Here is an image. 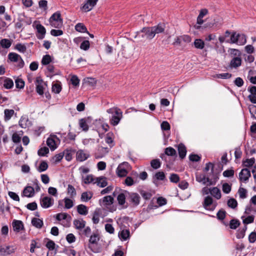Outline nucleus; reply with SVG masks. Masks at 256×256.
Instances as JSON below:
<instances>
[{"mask_svg": "<svg viewBox=\"0 0 256 256\" xmlns=\"http://www.w3.org/2000/svg\"><path fill=\"white\" fill-rule=\"evenodd\" d=\"M64 206L66 208L70 209L73 207L74 205V202L71 199L68 198H65L64 199Z\"/></svg>", "mask_w": 256, "mask_h": 256, "instance_id": "ea45409f", "label": "nucleus"}, {"mask_svg": "<svg viewBox=\"0 0 256 256\" xmlns=\"http://www.w3.org/2000/svg\"><path fill=\"white\" fill-rule=\"evenodd\" d=\"M98 0H88L82 6V9L85 12L90 11L96 4Z\"/></svg>", "mask_w": 256, "mask_h": 256, "instance_id": "dca6fc26", "label": "nucleus"}, {"mask_svg": "<svg viewBox=\"0 0 256 256\" xmlns=\"http://www.w3.org/2000/svg\"><path fill=\"white\" fill-rule=\"evenodd\" d=\"M100 215L98 212L97 211H94L93 213L92 220L94 224H97L100 221Z\"/></svg>", "mask_w": 256, "mask_h": 256, "instance_id": "0e129e2a", "label": "nucleus"}, {"mask_svg": "<svg viewBox=\"0 0 256 256\" xmlns=\"http://www.w3.org/2000/svg\"><path fill=\"white\" fill-rule=\"evenodd\" d=\"M213 199L210 196H206L202 202L203 207L206 210L213 211L216 208V205H212Z\"/></svg>", "mask_w": 256, "mask_h": 256, "instance_id": "0eeeda50", "label": "nucleus"}, {"mask_svg": "<svg viewBox=\"0 0 256 256\" xmlns=\"http://www.w3.org/2000/svg\"><path fill=\"white\" fill-rule=\"evenodd\" d=\"M242 222L245 224H251L254 222V216L252 215L248 216L246 218V216H242Z\"/></svg>", "mask_w": 256, "mask_h": 256, "instance_id": "c9c22d12", "label": "nucleus"}, {"mask_svg": "<svg viewBox=\"0 0 256 256\" xmlns=\"http://www.w3.org/2000/svg\"><path fill=\"white\" fill-rule=\"evenodd\" d=\"M250 176V170L246 168H243L239 174V180L240 182H246Z\"/></svg>", "mask_w": 256, "mask_h": 256, "instance_id": "1a4fd4ad", "label": "nucleus"}, {"mask_svg": "<svg viewBox=\"0 0 256 256\" xmlns=\"http://www.w3.org/2000/svg\"><path fill=\"white\" fill-rule=\"evenodd\" d=\"M178 152L179 156L181 159H183L185 158L186 154V150L184 144H178Z\"/></svg>", "mask_w": 256, "mask_h": 256, "instance_id": "412c9836", "label": "nucleus"}, {"mask_svg": "<svg viewBox=\"0 0 256 256\" xmlns=\"http://www.w3.org/2000/svg\"><path fill=\"white\" fill-rule=\"evenodd\" d=\"M15 49L21 52H26V46L22 44H18L15 46Z\"/></svg>", "mask_w": 256, "mask_h": 256, "instance_id": "13d9d810", "label": "nucleus"}, {"mask_svg": "<svg viewBox=\"0 0 256 256\" xmlns=\"http://www.w3.org/2000/svg\"><path fill=\"white\" fill-rule=\"evenodd\" d=\"M65 158L68 161H70L72 159V153L70 150H66L64 152Z\"/></svg>", "mask_w": 256, "mask_h": 256, "instance_id": "69168bd1", "label": "nucleus"}, {"mask_svg": "<svg viewBox=\"0 0 256 256\" xmlns=\"http://www.w3.org/2000/svg\"><path fill=\"white\" fill-rule=\"evenodd\" d=\"M95 184L100 188H104L108 185L106 178L103 176L96 178L94 182Z\"/></svg>", "mask_w": 256, "mask_h": 256, "instance_id": "6ab92c4d", "label": "nucleus"}, {"mask_svg": "<svg viewBox=\"0 0 256 256\" xmlns=\"http://www.w3.org/2000/svg\"><path fill=\"white\" fill-rule=\"evenodd\" d=\"M92 193L90 192H84L82 194L80 200L82 202H88L92 198Z\"/></svg>", "mask_w": 256, "mask_h": 256, "instance_id": "c85d7f7f", "label": "nucleus"}, {"mask_svg": "<svg viewBox=\"0 0 256 256\" xmlns=\"http://www.w3.org/2000/svg\"><path fill=\"white\" fill-rule=\"evenodd\" d=\"M140 194L142 196V197L146 200H149L150 199L152 196V194L151 192H146L144 190H142L140 191Z\"/></svg>", "mask_w": 256, "mask_h": 256, "instance_id": "09e8293b", "label": "nucleus"}, {"mask_svg": "<svg viewBox=\"0 0 256 256\" xmlns=\"http://www.w3.org/2000/svg\"><path fill=\"white\" fill-rule=\"evenodd\" d=\"M119 238L123 240H126L130 237V230H123L118 234Z\"/></svg>", "mask_w": 256, "mask_h": 256, "instance_id": "c756f323", "label": "nucleus"}, {"mask_svg": "<svg viewBox=\"0 0 256 256\" xmlns=\"http://www.w3.org/2000/svg\"><path fill=\"white\" fill-rule=\"evenodd\" d=\"M15 248L13 246H8L6 248L0 246V255L4 254H10L14 252Z\"/></svg>", "mask_w": 256, "mask_h": 256, "instance_id": "2eb2a0df", "label": "nucleus"}, {"mask_svg": "<svg viewBox=\"0 0 256 256\" xmlns=\"http://www.w3.org/2000/svg\"><path fill=\"white\" fill-rule=\"evenodd\" d=\"M50 25L56 28H60L62 26V19L61 18L56 21L50 22Z\"/></svg>", "mask_w": 256, "mask_h": 256, "instance_id": "c03bdc74", "label": "nucleus"}, {"mask_svg": "<svg viewBox=\"0 0 256 256\" xmlns=\"http://www.w3.org/2000/svg\"><path fill=\"white\" fill-rule=\"evenodd\" d=\"M54 204V198L50 196H44L40 200V206L44 208H47L52 206Z\"/></svg>", "mask_w": 256, "mask_h": 256, "instance_id": "6e6552de", "label": "nucleus"}, {"mask_svg": "<svg viewBox=\"0 0 256 256\" xmlns=\"http://www.w3.org/2000/svg\"><path fill=\"white\" fill-rule=\"evenodd\" d=\"M36 28L38 32L37 38L42 40L44 38L46 30L44 27L41 24H38L36 26Z\"/></svg>", "mask_w": 256, "mask_h": 256, "instance_id": "4468645a", "label": "nucleus"}, {"mask_svg": "<svg viewBox=\"0 0 256 256\" xmlns=\"http://www.w3.org/2000/svg\"><path fill=\"white\" fill-rule=\"evenodd\" d=\"M114 197L112 196H104L102 199L100 200V202L104 206H108L114 203Z\"/></svg>", "mask_w": 256, "mask_h": 256, "instance_id": "9b49d317", "label": "nucleus"}, {"mask_svg": "<svg viewBox=\"0 0 256 256\" xmlns=\"http://www.w3.org/2000/svg\"><path fill=\"white\" fill-rule=\"evenodd\" d=\"M154 177L157 180H164L166 178V176L164 172L161 171L156 172V174H154Z\"/></svg>", "mask_w": 256, "mask_h": 256, "instance_id": "864d4df0", "label": "nucleus"}, {"mask_svg": "<svg viewBox=\"0 0 256 256\" xmlns=\"http://www.w3.org/2000/svg\"><path fill=\"white\" fill-rule=\"evenodd\" d=\"M255 162V158H252L250 159H246L245 160H243L242 164L245 167L252 166Z\"/></svg>", "mask_w": 256, "mask_h": 256, "instance_id": "a19ab883", "label": "nucleus"}, {"mask_svg": "<svg viewBox=\"0 0 256 256\" xmlns=\"http://www.w3.org/2000/svg\"><path fill=\"white\" fill-rule=\"evenodd\" d=\"M232 190L231 185L228 183H224L222 186V190L223 192L226 194H229Z\"/></svg>", "mask_w": 256, "mask_h": 256, "instance_id": "603ef678", "label": "nucleus"}, {"mask_svg": "<svg viewBox=\"0 0 256 256\" xmlns=\"http://www.w3.org/2000/svg\"><path fill=\"white\" fill-rule=\"evenodd\" d=\"M240 224L239 220H237L232 219L230 221V227L232 229H236Z\"/></svg>", "mask_w": 256, "mask_h": 256, "instance_id": "3c124183", "label": "nucleus"}, {"mask_svg": "<svg viewBox=\"0 0 256 256\" xmlns=\"http://www.w3.org/2000/svg\"><path fill=\"white\" fill-rule=\"evenodd\" d=\"M12 225L14 230L16 232H19L24 228L23 223L21 220H14L12 222Z\"/></svg>", "mask_w": 256, "mask_h": 256, "instance_id": "f3484780", "label": "nucleus"}, {"mask_svg": "<svg viewBox=\"0 0 256 256\" xmlns=\"http://www.w3.org/2000/svg\"><path fill=\"white\" fill-rule=\"evenodd\" d=\"M76 159L80 162H84L90 157L88 152H86L83 150H78L76 152Z\"/></svg>", "mask_w": 256, "mask_h": 256, "instance_id": "f8f14e48", "label": "nucleus"}, {"mask_svg": "<svg viewBox=\"0 0 256 256\" xmlns=\"http://www.w3.org/2000/svg\"><path fill=\"white\" fill-rule=\"evenodd\" d=\"M46 144L52 150H54L56 148V142L52 138H48L47 139Z\"/></svg>", "mask_w": 256, "mask_h": 256, "instance_id": "473e14b6", "label": "nucleus"}, {"mask_svg": "<svg viewBox=\"0 0 256 256\" xmlns=\"http://www.w3.org/2000/svg\"><path fill=\"white\" fill-rule=\"evenodd\" d=\"M34 188L32 186H27L24 189L22 196L30 198L34 195Z\"/></svg>", "mask_w": 256, "mask_h": 256, "instance_id": "a211bd4d", "label": "nucleus"}, {"mask_svg": "<svg viewBox=\"0 0 256 256\" xmlns=\"http://www.w3.org/2000/svg\"><path fill=\"white\" fill-rule=\"evenodd\" d=\"M68 193L70 194L71 197L76 196V192L74 188L71 184H68Z\"/></svg>", "mask_w": 256, "mask_h": 256, "instance_id": "6e6d98bb", "label": "nucleus"}, {"mask_svg": "<svg viewBox=\"0 0 256 256\" xmlns=\"http://www.w3.org/2000/svg\"><path fill=\"white\" fill-rule=\"evenodd\" d=\"M150 166L154 169H158L160 167L161 163L159 159H154L150 162Z\"/></svg>", "mask_w": 256, "mask_h": 256, "instance_id": "37998d69", "label": "nucleus"}, {"mask_svg": "<svg viewBox=\"0 0 256 256\" xmlns=\"http://www.w3.org/2000/svg\"><path fill=\"white\" fill-rule=\"evenodd\" d=\"M75 29L76 31L81 32H88L85 26L82 23H78L75 26Z\"/></svg>", "mask_w": 256, "mask_h": 256, "instance_id": "79ce46f5", "label": "nucleus"}, {"mask_svg": "<svg viewBox=\"0 0 256 256\" xmlns=\"http://www.w3.org/2000/svg\"><path fill=\"white\" fill-rule=\"evenodd\" d=\"M68 216V214L66 212H62L56 215V219L58 221L66 220Z\"/></svg>", "mask_w": 256, "mask_h": 256, "instance_id": "338daca9", "label": "nucleus"}, {"mask_svg": "<svg viewBox=\"0 0 256 256\" xmlns=\"http://www.w3.org/2000/svg\"><path fill=\"white\" fill-rule=\"evenodd\" d=\"M196 179L198 182L202 183L203 184L206 185L207 186L214 185L216 184V182H213L208 177L206 178L204 174L196 175Z\"/></svg>", "mask_w": 256, "mask_h": 256, "instance_id": "39448f33", "label": "nucleus"}, {"mask_svg": "<svg viewBox=\"0 0 256 256\" xmlns=\"http://www.w3.org/2000/svg\"><path fill=\"white\" fill-rule=\"evenodd\" d=\"M235 35L236 33L234 32L231 36L230 40L232 43H237L238 39L240 38L244 40V44L246 42V38L244 35H240L239 34H237L236 36Z\"/></svg>", "mask_w": 256, "mask_h": 256, "instance_id": "393cba45", "label": "nucleus"}, {"mask_svg": "<svg viewBox=\"0 0 256 256\" xmlns=\"http://www.w3.org/2000/svg\"><path fill=\"white\" fill-rule=\"evenodd\" d=\"M214 78H222V79H228L231 77V74L228 73H224L222 74H216L214 75Z\"/></svg>", "mask_w": 256, "mask_h": 256, "instance_id": "8fccbe9b", "label": "nucleus"}, {"mask_svg": "<svg viewBox=\"0 0 256 256\" xmlns=\"http://www.w3.org/2000/svg\"><path fill=\"white\" fill-rule=\"evenodd\" d=\"M14 114L13 110L6 109L4 111V120L5 121L9 120Z\"/></svg>", "mask_w": 256, "mask_h": 256, "instance_id": "2f4dec72", "label": "nucleus"}, {"mask_svg": "<svg viewBox=\"0 0 256 256\" xmlns=\"http://www.w3.org/2000/svg\"><path fill=\"white\" fill-rule=\"evenodd\" d=\"M73 224L76 230H82L85 228L86 222L83 219H76L73 222Z\"/></svg>", "mask_w": 256, "mask_h": 256, "instance_id": "ddd939ff", "label": "nucleus"}, {"mask_svg": "<svg viewBox=\"0 0 256 256\" xmlns=\"http://www.w3.org/2000/svg\"><path fill=\"white\" fill-rule=\"evenodd\" d=\"M164 154L168 156H176V150L172 147H168L165 148Z\"/></svg>", "mask_w": 256, "mask_h": 256, "instance_id": "72a5a7b5", "label": "nucleus"}, {"mask_svg": "<svg viewBox=\"0 0 256 256\" xmlns=\"http://www.w3.org/2000/svg\"><path fill=\"white\" fill-rule=\"evenodd\" d=\"M48 168V164L45 161H42L40 164L37 170L39 172H42L46 171Z\"/></svg>", "mask_w": 256, "mask_h": 256, "instance_id": "58836bf2", "label": "nucleus"}, {"mask_svg": "<svg viewBox=\"0 0 256 256\" xmlns=\"http://www.w3.org/2000/svg\"><path fill=\"white\" fill-rule=\"evenodd\" d=\"M77 212L80 214L86 216L88 214V208L85 205L80 204L77 206Z\"/></svg>", "mask_w": 256, "mask_h": 256, "instance_id": "b1692460", "label": "nucleus"}, {"mask_svg": "<svg viewBox=\"0 0 256 256\" xmlns=\"http://www.w3.org/2000/svg\"><path fill=\"white\" fill-rule=\"evenodd\" d=\"M204 42L203 40L200 38H196L194 42V46L196 49L202 50L204 47Z\"/></svg>", "mask_w": 256, "mask_h": 256, "instance_id": "a878e982", "label": "nucleus"}, {"mask_svg": "<svg viewBox=\"0 0 256 256\" xmlns=\"http://www.w3.org/2000/svg\"><path fill=\"white\" fill-rule=\"evenodd\" d=\"M100 239V235L97 232H94L90 236L88 247L93 252L97 253L99 252L98 249L95 247V245H97Z\"/></svg>", "mask_w": 256, "mask_h": 256, "instance_id": "7ed1b4c3", "label": "nucleus"}, {"mask_svg": "<svg viewBox=\"0 0 256 256\" xmlns=\"http://www.w3.org/2000/svg\"><path fill=\"white\" fill-rule=\"evenodd\" d=\"M242 64V59L240 57H234L230 61V66L232 68H238Z\"/></svg>", "mask_w": 256, "mask_h": 256, "instance_id": "4be33fe9", "label": "nucleus"}, {"mask_svg": "<svg viewBox=\"0 0 256 256\" xmlns=\"http://www.w3.org/2000/svg\"><path fill=\"white\" fill-rule=\"evenodd\" d=\"M98 150L102 153V154L100 156H96V158H102L104 155L108 152L109 150L108 148L100 146L98 148Z\"/></svg>", "mask_w": 256, "mask_h": 256, "instance_id": "5fc2aeb1", "label": "nucleus"}, {"mask_svg": "<svg viewBox=\"0 0 256 256\" xmlns=\"http://www.w3.org/2000/svg\"><path fill=\"white\" fill-rule=\"evenodd\" d=\"M226 216V212L222 209L220 210L216 214L218 219L222 220L225 218Z\"/></svg>", "mask_w": 256, "mask_h": 256, "instance_id": "4d7b16f0", "label": "nucleus"}, {"mask_svg": "<svg viewBox=\"0 0 256 256\" xmlns=\"http://www.w3.org/2000/svg\"><path fill=\"white\" fill-rule=\"evenodd\" d=\"M228 207L232 208H235L237 207V201L234 198H230L228 200L227 202Z\"/></svg>", "mask_w": 256, "mask_h": 256, "instance_id": "a18cd8bd", "label": "nucleus"}, {"mask_svg": "<svg viewBox=\"0 0 256 256\" xmlns=\"http://www.w3.org/2000/svg\"><path fill=\"white\" fill-rule=\"evenodd\" d=\"M8 58L12 62H18V67L22 68L24 63L22 57L16 53L10 52L8 54Z\"/></svg>", "mask_w": 256, "mask_h": 256, "instance_id": "20e7f679", "label": "nucleus"}, {"mask_svg": "<svg viewBox=\"0 0 256 256\" xmlns=\"http://www.w3.org/2000/svg\"><path fill=\"white\" fill-rule=\"evenodd\" d=\"M52 61L51 57L50 55L46 54L44 56L42 60V64L44 65L49 64Z\"/></svg>", "mask_w": 256, "mask_h": 256, "instance_id": "bf43d9fd", "label": "nucleus"}, {"mask_svg": "<svg viewBox=\"0 0 256 256\" xmlns=\"http://www.w3.org/2000/svg\"><path fill=\"white\" fill-rule=\"evenodd\" d=\"M36 92L40 96H42L46 90V87L44 86L42 82L44 81H36Z\"/></svg>", "mask_w": 256, "mask_h": 256, "instance_id": "aec40b11", "label": "nucleus"}, {"mask_svg": "<svg viewBox=\"0 0 256 256\" xmlns=\"http://www.w3.org/2000/svg\"><path fill=\"white\" fill-rule=\"evenodd\" d=\"M106 112L112 114L110 117V124L114 126H116L120 122L122 117V112L118 108H112L106 110Z\"/></svg>", "mask_w": 256, "mask_h": 256, "instance_id": "f03ea898", "label": "nucleus"}, {"mask_svg": "<svg viewBox=\"0 0 256 256\" xmlns=\"http://www.w3.org/2000/svg\"><path fill=\"white\" fill-rule=\"evenodd\" d=\"M0 44L2 48H8L11 46L12 42L8 39L4 38L0 41Z\"/></svg>", "mask_w": 256, "mask_h": 256, "instance_id": "e433bc0d", "label": "nucleus"}, {"mask_svg": "<svg viewBox=\"0 0 256 256\" xmlns=\"http://www.w3.org/2000/svg\"><path fill=\"white\" fill-rule=\"evenodd\" d=\"M247 78L249 80H256V71L250 70Z\"/></svg>", "mask_w": 256, "mask_h": 256, "instance_id": "774afa93", "label": "nucleus"}, {"mask_svg": "<svg viewBox=\"0 0 256 256\" xmlns=\"http://www.w3.org/2000/svg\"><path fill=\"white\" fill-rule=\"evenodd\" d=\"M30 124V122L27 117L22 116L19 121V125L22 128H26Z\"/></svg>", "mask_w": 256, "mask_h": 256, "instance_id": "7c9ffc66", "label": "nucleus"}, {"mask_svg": "<svg viewBox=\"0 0 256 256\" xmlns=\"http://www.w3.org/2000/svg\"><path fill=\"white\" fill-rule=\"evenodd\" d=\"M210 191V194L216 200H220L221 198V192L218 188L217 187H214L212 188Z\"/></svg>", "mask_w": 256, "mask_h": 256, "instance_id": "5701e85b", "label": "nucleus"}, {"mask_svg": "<svg viewBox=\"0 0 256 256\" xmlns=\"http://www.w3.org/2000/svg\"><path fill=\"white\" fill-rule=\"evenodd\" d=\"M238 194L240 198L244 199L246 198L247 196L246 190L244 188H240L238 190Z\"/></svg>", "mask_w": 256, "mask_h": 256, "instance_id": "e2e57ef3", "label": "nucleus"}, {"mask_svg": "<svg viewBox=\"0 0 256 256\" xmlns=\"http://www.w3.org/2000/svg\"><path fill=\"white\" fill-rule=\"evenodd\" d=\"M83 182L86 184H89L92 182L94 184L96 178H94L92 174L87 175L85 178L82 176Z\"/></svg>", "mask_w": 256, "mask_h": 256, "instance_id": "f704fd0d", "label": "nucleus"}, {"mask_svg": "<svg viewBox=\"0 0 256 256\" xmlns=\"http://www.w3.org/2000/svg\"><path fill=\"white\" fill-rule=\"evenodd\" d=\"M80 126L84 131H87L88 130V126L86 122V120L84 118H82L79 121Z\"/></svg>", "mask_w": 256, "mask_h": 256, "instance_id": "de8ad7c7", "label": "nucleus"}, {"mask_svg": "<svg viewBox=\"0 0 256 256\" xmlns=\"http://www.w3.org/2000/svg\"><path fill=\"white\" fill-rule=\"evenodd\" d=\"M105 142L106 144H108L109 146L112 148L114 146V140L110 134H108L105 138Z\"/></svg>", "mask_w": 256, "mask_h": 256, "instance_id": "680f3d73", "label": "nucleus"}, {"mask_svg": "<svg viewBox=\"0 0 256 256\" xmlns=\"http://www.w3.org/2000/svg\"><path fill=\"white\" fill-rule=\"evenodd\" d=\"M61 18V14L60 12L54 13L50 18V22L56 21Z\"/></svg>", "mask_w": 256, "mask_h": 256, "instance_id": "052dcab7", "label": "nucleus"}, {"mask_svg": "<svg viewBox=\"0 0 256 256\" xmlns=\"http://www.w3.org/2000/svg\"><path fill=\"white\" fill-rule=\"evenodd\" d=\"M164 26L158 24L156 26L152 27L144 28L141 32L144 34V36H142V37L146 36L148 39L151 40L156 34L162 33L164 32Z\"/></svg>", "mask_w": 256, "mask_h": 256, "instance_id": "f257e3e1", "label": "nucleus"}, {"mask_svg": "<svg viewBox=\"0 0 256 256\" xmlns=\"http://www.w3.org/2000/svg\"><path fill=\"white\" fill-rule=\"evenodd\" d=\"M125 192L128 194L129 201L132 204L133 206H136L140 204V197L138 194L128 192Z\"/></svg>", "mask_w": 256, "mask_h": 256, "instance_id": "423d86ee", "label": "nucleus"}, {"mask_svg": "<svg viewBox=\"0 0 256 256\" xmlns=\"http://www.w3.org/2000/svg\"><path fill=\"white\" fill-rule=\"evenodd\" d=\"M117 171L118 175L120 177L125 176L128 174L127 170L122 167V165L118 166Z\"/></svg>", "mask_w": 256, "mask_h": 256, "instance_id": "4c0bfd02", "label": "nucleus"}, {"mask_svg": "<svg viewBox=\"0 0 256 256\" xmlns=\"http://www.w3.org/2000/svg\"><path fill=\"white\" fill-rule=\"evenodd\" d=\"M32 224L33 226H35L38 228H41L44 225L42 220L36 218H32Z\"/></svg>", "mask_w": 256, "mask_h": 256, "instance_id": "bb28decb", "label": "nucleus"}, {"mask_svg": "<svg viewBox=\"0 0 256 256\" xmlns=\"http://www.w3.org/2000/svg\"><path fill=\"white\" fill-rule=\"evenodd\" d=\"M47 69L49 72V74H48V76L50 77V78H53V77L56 75H59L60 74V72L59 71L57 72H54V66L52 65L48 66Z\"/></svg>", "mask_w": 256, "mask_h": 256, "instance_id": "cd10ccee", "label": "nucleus"}, {"mask_svg": "<svg viewBox=\"0 0 256 256\" xmlns=\"http://www.w3.org/2000/svg\"><path fill=\"white\" fill-rule=\"evenodd\" d=\"M126 191H124L123 192H121L117 196V200L118 202V204L120 206H122V208H126L128 207V206H124V204L126 202V198L128 194H126L125 192Z\"/></svg>", "mask_w": 256, "mask_h": 256, "instance_id": "9d476101", "label": "nucleus"}, {"mask_svg": "<svg viewBox=\"0 0 256 256\" xmlns=\"http://www.w3.org/2000/svg\"><path fill=\"white\" fill-rule=\"evenodd\" d=\"M52 91L56 94H59L62 90V86L60 84L55 83L52 84Z\"/></svg>", "mask_w": 256, "mask_h": 256, "instance_id": "49530a36", "label": "nucleus"}]
</instances>
